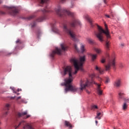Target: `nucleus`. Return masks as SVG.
Instances as JSON below:
<instances>
[{"label": "nucleus", "instance_id": "f704fd0d", "mask_svg": "<svg viewBox=\"0 0 129 129\" xmlns=\"http://www.w3.org/2000/svg\"><path fill=\"white\" fill-rule=\"evenodd\" d=\"M101 63H105V59L104 58H102L101 60Z\"/></svg>", "mask_w": 129, "mask_h": 129}, {"label": "nucleus", "instance_id": "bb28decb", "mask_svg": "<svg viewBox=\"0 0 129 129\" xmlns=\"http://www.w3.org/2000/svg\"><path fill=\"white\" fill-rule=\"evenodd\" d=\"M110 81V80H109V78L106 77V80L105 81V84H108V83H109Z\"/></svg>", "mask_w": 129, "mask_h": 129}, {"label": "nucleus", "instance_id": "473e14b6", "mask_svg": "<svg viewBox=\"0 0 129 129\" xmlns=\"http://www.w3.org/2000/svg\"><path fill=\"white\" fill-rule=\"evenodd\" d=\"M9 114V111H6L3 114V116H7Z\"/></svg>", "mask_w": 129, "mask_h": 129}, {"label": "nucleus", "instance_id": "a18cd8bd", "mask_svg": "<svg viewBox=\"0 0 129 129\" xmlns=\"http://www.w3.org/2000/svg\"><path fill=\"white\" fill-rule=\"evenodd\" d=\"M21 99V96H19L16 98L17 100H19V99Z\"/></svg>", "mask_w": 129, "mask_h": 129}, {"label": "nucleus", "instance_id": "e433bc0d", "mask_svg": "<svg viewBox=\"0 0 129 129\" xmlns=\"http://www.w3.org/2000/svg\"><path fill=\"white\" fill-rule=\"evenodd\" d=\"M124 102H125V103H126V102H129V99L128 98V99H124Z\"/></svg>", "mask_w": 129, "mask_h": 129}, {"label": "nucleus", "instance_id": "f3484780", "mask_svg": "<svg viewBox=\"0 0 129 129\" xmlns=\"http://www.w3.org/2000/svg\"><path fill=\"white\" fill-rule=\"evenodd\" d=\"M86 19L88 21V22L90 23V24L91 25L92 27V19L89 17L88 15H86L85 16Z\"/></svg>", "mask_w": 129, "mask_h": 129}, {"label": "nucleus", "instance_id": "dca6fc26", "mask_svg": "<svg viewBox=\"0 0 129 129\" xmlns=\"http://www.w3.org/2000/svg\"><path fill=\"white\" fill-rule=\"evenodd\" d=\"M46 18L47 17L46 16V15H44L43 16L40 17L36 20V22H43V21H44V20H46Z\"/></svg>", "mask_w": 129, "mask_h": 129}, {"label": "nucleus", "instance_id": "f257e3e1", "mask_svg": "<svg viewBox=\"0 0 129 129\" xmlns=\"http://www.w3.org/2000/svg\"><path fill=\"white\" fill-rule=\"evenodd\" d=\"M71 62L73 63L76 70L75 72H72V69L71 68V67L70 66L66 67L63 70L64 76H65L66 74H69V78L64 79V82L61 84V86L66 87L64 89L66 93H67L68 91H71L72 92H76V91H77V87L71 84L72 81H73V77L72 75L76 74L79 70L84 71L82 66H83L84 62H85V56L84 55L80 57V63L78 62V60L75 58H72L71 59Z\"/></svg>", "mask_w": 129, "mask_h": 129}, {"label": "nucleus", "instance_id": "412c9836", "mask_svg": "<svg viewBox=\"0 0 129 129\" xmlns=\"http://www.w3.org/2000/svg\"><path fill=\"white\" fill-rule=\"evenodd\" d=\"M41 12H42L43 14H45V13H49L50 10H48V8L46 7L44 9L41 10Z\"/></svg>", "mask_w": 129, "mask_h": 129}, {"label": "nucleus", "instance_id": "8fccbe9b", "mask_svg": "<svg viewBox=\"0 0 129 129\" xmlns=\"http://www.w3.org/2000/svg\"><path fill=\"white\" fill-rule=\"evenodd\" d=\"M95 122H96V124H97V123H98V121H97V120H96Z\"/></svg>", "mask_w": 129, "mask_h": 129}, {"label": "nucleus", "instance_id": "6ab92c4d", "mask_svg": "<svg viewBox=\"0 0 129 129\" xmlns=\"http://www.w3.org/2000/svg\"><path fill=\"white\" fill-rule=\"evenodd\" d=\"M118 95H119V99H123V100H124V99H125L124 93H119Z\"/></svg>", "mask_w": 129, "mask_h": 129}, {"label": "nucleus", "instance_id": "ea45409f", "mask_svg": "<svg viewBox=\"0 0 129 129\" xmlns=\"http://www.w3.org/2000/svg\"><path fill=\"white\" fill-rule=\"evenodd\" d=\"M105 16L107 17V18H110V16L109 15H108L107 14H105Z\"/></svg>", "mask_w": 129, "mask_h": 129}, {"label": "nucleus", "instance_id": "6e6552de", "mask_svg": "<svg viewBox=\"0 0 129 129\" xmlns=\"http://www.w3.org/2000/svg\"><path fill=\"white\" fill-rule=\"evenodd\" d=\"M89 85H90V83H89L88 80L86 79L81 80L80 84V91H82L83 90L85 89L86 88H87V87H88Z\"/></svg>", "mask_w": 129, "mask_h": 129}, {"label": "nucleus", "instance_id": "1a4fd4ad", "mask_svg": "<svg viewBox=\"0 0 129 129\" xmlns=\"http://www.w3.org/2000/svg\"><path fill=\"white\" fill-rule=\"evenodd\" d=\"M19 125H24L23 128L24 129H34V124H33V123H27V122L24 120L21 121L19 124L16 127L15 129L18 128Z\"/></svg>", "mask_w": 129, "mask_h": 129}, {"label": "nucleus", "instance_id": "58836bf2", "mask_svg": "<svg viewBox=\"0 0 129 129\" xmlns=\"http://www.w3.org/2000/svg\"><path fill=\"white\" fill-rule=\"evenodd\" d=\"M119 67L120 68H122V67H123V64H122V63H120Z\"/></svg>", "mask_w": 129, "mask_h": 129}, {"label": "nucleus", "instance_id": "c85d7f7f", "mask_svg": "<svg viewBox=\"0 0 129 129\" xmlns=\"http://www.w3.org/2000/svg\"><path fill=\"white\" fill-rule=\"evenodd\" d=\"M36 16L35 15H31L30 16H29L28 17H27V20H32V19H34V18H35Z\"/></svg>", "mask_w": 129, "mask_h": 129}, {"label": "nucleus", "instance_id": "f03ea898", "mask_svg": "<svg viewBox=\"0 0 129 129\" xmlns=\"http://www.w3.org/2000/svg\"><path fill=\"white\" fill-rule=\"evenodd\" d=\"M98 32H95V33L97 38H98V40L100 42H103V34H105V36L106 37L107 39L105 45V49L107 51H109L110 42H109L108 41V39H110L111 36L110 32H109V30H108L107 25L105 24V30L98 25Z\"/></svg>", "mask_w": 129, "mask_h": 129}, {"label": "nucleus", "instance_id": "4be33fe9", "mask_svg": "<svg viewBox=\"0 0 129 129\" xmlns=\"http://www.w3.org/2000/svg\"><path fill=\"white\" fill-rule=\"evenodd\" d=\"M101 115V112H98L97 113V115L95 117V118H97L98 119H101V117L100 116Z\"/></svg>", "mask_w": 129, "mask_h": 129}, {"label": "nucleus", "instance_id": "3c124183", "mask_svg": "<svg viewBox=\"0 0 129 129\" xmlns=\"http://www.w3.org/2000/svg\"><path fill=\"white\" fill-rule=\"evenodd\" d=\"M87 93H90V92H89V91H87Z\"/></svg>", "mask_w": 129, "mask_h": 129}, {"label": "nucleus", "instance_id": "4c0bfd02", "mask_svg": "<svg viewBox=\"0 0 129 129\" xmlns=\"http://www.w3.org/2000/svg\"><path fill=\"white\" fill-rule=\"evenodd\" d=\"M18 43H21V40H20V39H18L16 41V43L18 44Z\"/></svg>", "mask_w": 129, "mask_h": 129}, {"label": "nucleus", "instance_id": "a211bd4d", "mask_svg": "<svg viewBox=\"0 0 129 129\" xmlns=\"http://www.w3.org/2000/svg\"><path fill=\"white\" fill-rule=\"evenodd\" d=\"M95 69L97 70V71H98L100 74H103V72H104V71L102 70L101 68H98L97 66L96 67Z\"/></svg>", "mask_w": 129, "mask_h": 129}, {"label": "nucleus", "instance_id": "6e6d98bb", "mask_svg": "<svg viewBox=\"0 0 129 129\" xmlns=\"http://www.w3.org/2000/svg\"><path fill=\"white\" fill-rule=\"evenodd\" d=\"M0 124H1V122H0Z\"/></svg>", "mask_w": 129, "mask_h": 129}, {"label": "nucleus", "instance_id": "79ce46f5", "mask_svg": "<svg viewBox=\"0 0 129 129\" xmlns=\"http://www.w3.org/2000/svg\"><path fill=\"white\" fill-rule=\"evenodd\" d=\"M11 99H15V98H16V96L14 97H11Z\"/></svg>", "mask_w": 129, "mask_h": 129}, {"label": "nucleus", "instance_id": "393cba45", "mask_svg": "<svg viewBox=\"0 0 129 129\" xmlns=\"http://www.w3.org/2000/svg\"><path fill=\"white\" fill-rule=\"evenodd\" d=\"M122 108H123V110H124L126 109V108H127V105L126 104V103L124 102L123 103Z\"/></svg>", "mask_w": 129, "mask_h": 129}, {"label": "nucleus", "instance_id": "72a5a7b5", "mask_svg": "<svg viewBox=\"0 0 129 129\" xmlns=\"http://www.w3.org/2000/svg\"><path fill=\"white\" fill-rule=\"evenodd\" d=\"M35 26H36V22H34L33 23H32L31 24L32 28H34V27H35Z\"/></svg>", "mask_w": 129, "mask_h": 129}, {"label": "nucleus", "instance_id": "2f4dec72", "mask_svg": "<svg viewBox=\"0 0 129 129\" xmlns=\"http://www.w3.org/2000/svg\"><path fill=\"white\" fill-rule=\"evenodd\" d=\"M90 77H91L92 79H93V78L95 77V74H92L91 75H90Z\"/></svg>", "mask_w": 129, "mask_h": 129}, {"label": "nucleus", "instance_id": "9d476101", "mask_svg": "<svg viewBox=\"0 0 129 129\" xmlns=\"http://www.w3.org/2000/svg\"><path fill=\"white\" fill-rule=\"evenodd\" d=\"M70 25L73 28H75L76 26H81V22L78 19L74 18L70 23Z\"/></svg>", "mask_w": 129, "mask_h": 129}, {"label": "nucleus", "instance_id": "5701e85b", "mask_svg": "<svg viewBox=\"0 0 129 129\" xmlns=\"http://www.w3.org/2000/svg\"><path fill=\"white\" fill-rule=\"evenodd\" d=\"M94 50L96 53H97V54H100V53H101V49H100V48H95Z\"/></svg>", "mask_w": 129, "mask_h": 129}, {"label": "nucleus", "instance_id": "39448f33", "mask_svg": "<svg viewBox=\"0 0 129 129\" xmlns=\"http://www.w3.org/2000/svg\"><path fill=\"white\" fill-rule=\"evenodd\" d=\"M106 57L109 58V59L108 60V63L105 66L106 71L110 70L111 67H112L113 69H115V58L114 57L112 58H109V54L108 53H107Z\"/></svg>", "mask_w": 129, "mask_h": 129}, {"label": "nucleus", "instance_id": "5fc2aeb1", "mask_svg": "<svg viewBox=\"0 0 129 129\" xmlns=\"http://www.w3.org/2000/svg\"><path fill=\"white\" fill-rule=\"evenodd\" d=\"M0 129H2L1 128H0Z\"/></svg>", "mask_w": 129, "mask_h": 129}, {"label": "nucleus", "instance_id": "9b49d317", "mask_svg": "<svg viewBox=\"0 0 129 129\" xmlns=\"http://www.w3.org/2000/svg\"><path fill=\"white\" fill-rule=\"evenodd\" d=\"M92 83H93L94 84L96 85L97 91L98 92V94L99 95H102V90H101V89L100 87V86H101V84H98V83L95 82L94 81H92Z\"/></svg>", "mask_w": 129, "mask_h": 129}, {"label": "nucleus", "instance_id": "a19ab883", "mask_svg": "<svg viewBox=\"0 0 129 129\" xmlns=\"http://www.w3.org/2000/svg\"><path fill=\"white\" fill-rule=\"evenodd\" d=\"M11 54H13V53H12V52L8 53L7 54V55H8V56H11Z\"/></svg>", "mask_w": 129, "mask_h": 129}, {"label": "nucleus", "instance_id": "a878e982", "mask_svg": "<svg viewBox=\"0 0 129 129\" xmlns=\"http://www.w3.org/2000/svg\"><path fill=\"white\" fill-rule=\"evenodd\" d=\"M81 50L82 53H84V52L85 51V48H84V45H81Z\"/></svg>", "mask_w": 129, "mask_h": 129}, {"label": "nucleus", "instance_id": "4468645a", "mask_svg": "<svg viewBox=\"0 0 129 129\" xmlns=\"http://www.w3.org/2000/svg\"><path fill=\"white\" fill-rule=\"evenodd\" d=\"M113 85L115 86V87H120V85H121V81L119 79L117 80L114 82Z\"/></svg>", "mask_w": 129, "mask_h": 129}, {"label": "nucleus", "instance_id": "ddd939ff", "mask_svg": "<svg viewBox=\"0 0 129 129\" xmlns=\"http://www.w3.org/2000/svg\"><path fill=\"white\" fill-rule=\"evenodd\" d=\"M49 0H38L40 7L46 6Z\"/></svg>", "mask_w": 129, "mask_h": 129}, {"label": "nucleus", "instance_id": "c756f323", "mask_svg": "<svg viewBox=\"0 0 129 129\" xmlns=\"http://www.w3.org/2000/svg\"><path fill=\"white\" fill-rule=\"evenodd\" d=\"M74 46V48H75V49L76 50V51L77 52H79V49H78V47H77V44H75Z\"/></svg>", "mask_w": 129, "mask_h": 129}, {"label": "nucleus", "instance_id": "20e7f679", "mask_svg": "<svg viewBox=\"0 0 129 129\" xmlns=\"http://www.w3.org/2000/svg\"><path fill=\"white\" fill-rule=\"evenodd\" d=\"M63 31L69 35L70 37L72 38V40L75 42L77 41V39L76 38V35H75V33L72 31L70 28H68V26L66 24H64L63 25Z\"/></svg>", "mask_w": 129, "mask_h": 129}, {"label": "nucleus", "instance_id": "37998d69", "mask_svg": "<svg viewBox=\"0 0 129 129\" xmlns=\"http://www.w3.org/2000/svg\"><path fill=\"white\" fill-rule=\"evenodd\" d=\"M30 116H31V115H27L26 116V117L25 118H29V117H30Z\"/></svg>", "mask_w": 129, "mask_h": 129}, {"label": "nucleus", "instance_id": "de8ad7c7", "mask_svg": "<svg viewBox=\"0 0 129 129\" xmlns=\"http://www.w3.org/2000/svg\"><path fill=\"white\" fill-rule=\"evenodd\" d=\"M22 91V90H21V89H18V90H17V91H18V92H19V91Z\"/></svg>", "mask_w": 129, "mask_h": 129}, {"label": "nucleus", "instance_id": "c03bdc74", "mask_svg": "<svg viewBox=\"0 0 129 129\" xmlns=\"http://www.w3.org/2000/svg\"><path fill=\"white\" fill-rule=\"evenodd\" d=\"M66 0H61V3H62L63 4V3H65Z\"/></svg>", "mask_w": 129, "mask_h": 129}, {"label": "nucleus", "instance_id": "603ef678", "mask_svg": "<svg viewBox=\"0 0 129 129\" xmlns=\"http://www.w3.org/2000/svg\"><path fill=\"white\" fill-rule=\"evenodd\" d=\"M2 3H3V1H2V0H0V4H2Z\"/></svg>", "mask_w": 129, "mask_h": 129}, {"label": "nucleus", "instance_id": "f8f14e48", "mask_svg": "<svg viewBox=\"0 0 129 129\" xmlns=\"http://www.w3.org/2000/svg\"><path fill=\"white\" fill-rule=\"evenodd\" d=\"M64 124L66 127H68L69 129H72L74 127L73 124H71L70 121L68 120H65L64 122Z\"/></svg>", "mask_w": 129, "mask_h": 129}, {"label": "nucleus", "instance_id": "aec40b11", "mask_svg": "<svg viewBox=\"0 0 129 129\" xmlns=\"http://www.w3.org/2000/svg\"><path fill=\"white\" fill-rule=\"evenodd\" d=\"M11 105L9 104H6L4 108V110H9Z\"/></svg>", "mask_w": 129, "mask_h": 129}, {"label": "nucleus", "instance_id": "0eeeda50", "mask_svg": "<svg viewBox=\"0 0 129 129\" xmlns=\"http://www.w3.org/2000/svg\"><path fill=\"white\" fill-rule=\"evenodd\" d=\"M6 9L7 12L12 15V16H17L19 14V10L17 7L11 6V7H6Z\"/></svg>", "mask_w": 129, "mask_h": 129}, {"label": "nucleus", "instance_id": "b1692460", "mask_svg": "<svg viewBox=\"0 0 129 129\" xmlns=\"http://www.w3.org/2000/svg\"><path fill=\"white\" fill-rule=\"evenodd\" d=\"M91 56L92 57V61H94L96 59V57H97V55L96 54H91Z\"/></svg>", "mask_w": 129, "mask_h": 129}, {"label": "nucleus", "instance_id": "864d4df0", "mask_svg": "<svg viewBox=\"0 0 129 129\" xmlns=\"http://www.w3.org/2000/svg\"><path fill=\"white\" fill-rule=\"evenodd\" d=\"M20 94H19V93H17V95H19Z\"/></svg>", "mask_w": 129, "mask_h": 129}, {"label": "nucleus", "instance_id": "09e8293b", "mask_svg": "<svg viewBox=\"0 0 129 129\" xmlns=\"http://www.w3.org/2000/svg\"><path fill=\"white\" fill-rule=\"evenodd\" d=\"M104 4H106V0H104Z\"/></svg>", "mask_w": 129, "mask_h": 129}, {"label": "nucleus", "instance_id": "c9c22d12", "mask_svg": "<svg viewBox=\"0 0 129 129\" xmlns=\"http://www.w3.org/2000/svg\"><path fill=\"white\" fill-rule=\"evenodd\" d=\"M97 79L99 81H100V82H101L102 81V80L99 77H98Z\"/></svg>", "mask_w": 129, "mask_h": 129}, {"label": "nucleus", "instance_id": "7ed1b4c3", "mask_svg": "<svg viewBox=\"0 0 129 129\" xmlns=\"http://www.w3.org/2000/svg\"><path fill=\"white\" fill-rule=\"evenodd\" d=\"M60 47L61 49L56 47L55 50L52 51V52L50 53V56L51 57V58H54V56L56 55V54H57V55H61L62 51H66L67 50V48H68L66 46V44L64 43L61 44Z\"/></svg>", "mask_w": 129, "mask_h": 129}, {"label": "nucleus", "instance_id": "7c9ffc66", "mask_svg": "<svg viewBox=\"0 0 129 129\" xmlns=\"http://www.w3.org/2000/svg\"><path fill=\"white\" fill-rule=\"evenodd\" d=\"M98 107L96 105H93L92 106V109H98Z\"/></svg>", "mask_w": 129, "mask_h": 129}, {"label": "nucleus", "instance_id": "49530a36", "mask_svg": "<svg viewBox=\"0 0 129 129\" xmlns=\"http://www.w3.org/2000/svg\"><path fill=\"white\" fill-rule=\"evenodd\" d=\"M121 47H124V43H121Z\"/></svg>", "mask_w": 129, "mask_h": 129}, {"label": "nucleus", "instance_id": "2eb2a0df", "mask_svg": "<svg viewBox=\"0 0 129 129\" xmlns=\"http://www.w3.org/2000/svg\"><path fill=\"white\" fill-rule=\"evenodd\" d=\"M28 114V111H26L25 112H23L22 113L18 112L17 113V116L18 117H22V116H24V115H27Z\"/></svg>", "mask_w": 129, "mask_h": 129}, {"label": "nucleus", "instance_id": "423d86ee", "mask_svg": "<svg viewBox=\"0 0 129 129\" xmlns=\"http://www.w3.org/2000/svg\"><path fill=\"white\" fill-rule=\"evenodd\" d=\"M55 12L59 17H63V16H66L67 15L69 17H74L75 16V14L73 12L67 10H63L60 8L55 10Z\"/></svg>", "mask_w": 129, "mask_h": 129}, {"label": "nucleus", "instance_id": "cd10ccee", "mask_svg": "<svg viewBox=\"0 0 129 129\" xmlns=\"http://www.w3.org/2000/svg\"><path fill=\"white\" fill-rule=\"evenodd\" d=\"M87 41L89 44H93V40L91 38H87Z\"/></svg>", "mask_w": 129, "mask_h": 129}]
</instances>
